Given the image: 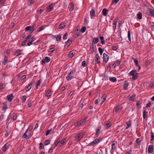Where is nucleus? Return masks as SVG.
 <instances>
[{
  "instance_id": "1",
  "label": "nucleus",
  "mask_w": 154,
  "mask_h": 154,
  "mask_svg": "<svg viewBox=\"0 0 154 154\" xmlns=\"http://www.w3.org/2000/svg\"><path fill=\"white\" fill-rule=\"evenodd\" d=\"M132 76V79H136L137 77V73L135 70H133L130 71L129 73Z\"/></svg>"
},
{
  "instance_id": "2",
  "label": "nucleus",
  "mask_w": 154,
  "mask_h": 154,
  "mask_svg": "<svg viewBox=\"0 0 154 154\" xmlns=\"http://www.w3.org/2000/svg\"><path fill=\"white\" fill-rule=\"evenodd\" d=\"M75 73V72L74 71H72L70 72L69 74L67 75L66 79L67 81H69L74 77V75Z\"/></svg>"
},
{
  "instance_id": "3",
  "label": "nucleus",
  "mask_w": 154,
  "mask_h": 154,
  "mask_svg": "<svg viewBox=\"0 0 154 154\" xmlns=\"http://www.w3.org/2000/svg\"><path fill=\"white\" fill-rule=\"evenodd\" d=\"M31 136V134L30 132L26 131L24 134L23 137L26 139H29Z\"/></svg>"
},
{
  "instance_id": "4",
  "label": "nucleus",
  "mask_w": 154,
  "mask_h": 154,
  "mask_svg": "<svg viewBox=\"0 0 154 154\" xmlns=\"http://www.w3.org/2000/svg\"><path fill=\"white\" fill-rule=\"evenodd\" d=\"M100 58L98 54H97L95 56V59L94 60L93 63L94 64H97L100 62Z\"/></svg>"
},
{
  "instance_id": "5",
  "label": "nucleus",
  "mask_w": 154,
  "mask_h": 154,
  "mask_svg": "<svg viewBox=\"0 0 154 154\" xmlns=\"http://www.w3.org/2000/svg\"><path fill=\"white\" fill-rule=\"evenodd\" d=\"M100 142V140L99 139L97 138L94 140L90 143H89V145L91 146H93L94 145L98 144Z\"/></svg>"
},
{
  "instance_id": "6",
  "label": "nucleus",
  "mask_w": 154,
  "mask_h": 154,
  "mask_svg": "<svg viewBox=\"0 0 154 154\" xmlns=\"http://www.w3.org/2000/svg\"><path fill=\"white\" fill-rule=\"evenodd\" d=\"M54 4H51L48 6L47 8L46 11L49 12L53 10V7Z\"/></svg>"
},
{
  "instance_id": "7",
  "label": "nucleus",
  "mask_w": 154,
  "mask_h": 154,
  "mask_svg": "<svg viewBox=\"0 0 154 154\" xmlns=\"http://www.w3.org/2000/svg\"><path fill=\"white\" fill-rule=\"evenodd\" d=\"M103 61L106 63H107L109 58L108 55L105 53H104L103 54Z\"/></svg>"
},
{
  "instance_id": "8",
  "label": "nucleus",
  "mask_w": 154,
  "mask_h": 154,
  "mask_svg": "<svg viewBox=\"0 0 154 154\" xmlns=\"http://www.w3.org/2000/svg\"><path fill=\"white\" fill-rule=\"evenodd\" d=\"M148 15L154 17V10L152 9H148L147 10Z\"/></svg>"
},
{
  "instance_id": "9",
  "label": "nucleus",
  "mask_w": 154,
  "mask_h": 154,
  "mask_svg": "<svg viewBox=\"0 0 154 154\" xmlns=\"http://www.w3.org/2000/svg\"><path fill=\"white\" fill-rule=\"evenodd\" d=\"M34 83V81H32L29 85L27 87L26 90V91H29L32 88V85Z\"/></svg>"
},
{
  "instance_id": "10",
  "label": "nucleus",
  "mask_w": 154,
  "mask_h": 154,
  "mask_svg": "<svg viewBox=\"0 0 154 154\" xmlns=\"http://www.w3.org/2000/svg\"><path fill=\"white\" fill-rule=\"evenodd\" d=\"M34 29V27H32L30 26H27L26 28V30L27 31H29L31 32H32Z\"/></svg>"
},
{
  "instance_id": "11",
  "label": "nucleus",
  "mask_w": 154,
  "mask_h": 154,
  "mask_svg": "<svg viewBox=\"0 0 154 154\" xmlns=\"http://www.w3.org/2000/svg\"><path fill=\"white\" fill-rule=\"evenodd\" d=\"M122 106H117L115 109V112H118L122 110Z\"/></svg>"
},
{
  "instance_id": "12",
  "label": "nucleus",
  "mask_w": 154,
  "mask_h": 154,
  "mask_svg": "<svg viewBox=\"0 0 154 154\" xmlns=\"http://www.w3.org/2000/svg\"><path fill=\"white\" fill-rule=\"evenodd\" d=\"M51 60L50 58L48 57H46L45 59H43L42 61L43 63H45L46 62H49Z\"/></svg>"
},
{
  "instance_id": "13",
  "label": "nucleus",
  "mask_w": 154,
  "mask_h": 154,
  "mask_svg": "<svg viewBox=\"0 0 154 154\" xmlns=\"http://www.w3.org/2000/svg\"><path fill=\"white\" fill-rule=\"evenodd\" d=\"M148 151L149 152L152 153L153 151V146L151 145L149 146L148 148Z\"/></svg>"
},
{
  "instance_id": "14",
  "label": "nucleus",
  "mask_w": 154,
  "mask_h": 154,
  "mask_svg": "<svg viewBox=\"0 0 154 154\" xmlns=\"http://www.w3.org/2000/svg\"><path fill=\"white\" fill-rule=\"evenodd\" d=\"M99 42V39L97 38H94L92 41V44H95Z\"/></svg>"
},
{
  "instance_id": "15",
  "label": "nucleus",
  "mask_w": 154,
  "mask_h": 154,
  "mask_svg": "<svg viewBox=\"0 0 154 154\" xmlns=\"http://www.w3.org/2000/svg\"><path fill=\"white\" fill-rule=\"evenodd\" d=\"M137 18L139 20H141L142 18V14L140 11L138 12L137 14Z\"/></svg>"
},
{
  "instance_id": "16",
  "label": "nucleus",
  "mask_w": 154,
  "mask_h": 154,
  "mask_svg": "<svg viewBox=\"0 0 154 154\" xmlns=\"http://www.w3.org/2000/svg\"><path fill=\"white\" fill-rule=\"evenodd\" d=\"M106 96L105 95H103L100 99L101 101L100 104L101 105L104 101L106 99Z\"/></svg>"
},
{
  "instance_id": "17",
  "label": "nucleus",
  "mask_w": 154,
  "mask_h": 154,
  "mask_svg": "<svg viewBox=\"0 0 154 154\" xmlns=\"http://www.w3.org/2000/svg\"><path fill=\"white\" fill-rule=\"evenodd\" d=\"M101 129V127L100 126H98L96 129V132L95 133V135L97 136L100 133V130Z\"/></svg>"
},
{
  "instance_id": "18",
  "label": "nucleus",
  "mask_w": 154,
  "mask_h": 154,
  "mask_svg": "<svg viewBox=\"0 0 154 154\" xmlns=\"http://www.w3.org/2000/svg\"><path fill=\"white\" fill-rule=\"evenodd\" d=\"M108 10L106 8H103L102 11V14L104 16H106L107 14Z\"/></svg>"
},
{
  "instance_id": "19",
  "label": "nucleus",
  "mask_w": 154,
  "mask_h": 154,
  "mask_svg": "<svg viewBox=\"0 0 154 154\" xmlns=\"http://www.w3.org/2000/svg\"><path fill=\"white\" fill-rule=\"evenodd\" d=\"M13 97V95L12 94L8 95L7 97V99L10 101H11Z\"/></svg>"
},
{
  "instance_id": "20",
  "label": "nucleus",
  "mask_w": 154,
  "mask_h": 154,
  "mask_svg": "<svg viewBox=\"0 0 154 154\" xmlns=\"http://www.w3.org/2000/svg\"><path fill=\"white\" fill-rule=\"evenodd\" d=\"M90 15L91 18H92V17L94 16L95 14L94 9H92L91 11L90 12Z\"/></svg>"
},
{
  "instance_id": "21",
  "label": "nucleus",
  "mask_w": 154,
  "mask_h": 154,
  "mask_svg": "<svg viewBox=\"0 0 154 154\" xmlns=\"http://www.w3.org/2000/svg\"><path fill=\"white\" fill-rule=\"evenodd\" d=\"M66 26V24L63 22L59 26V28L60 29H63Z\"/></svg>"
},
{
  "instance_id": "22",
  "label": "nucleus",
  "mask_w": 154,
  "mask_h": 154,
  "mask_svg": "<svg viewBox=\"0 0 154 154\" xmlns=\"http://www.w3.org/2000/svg\"><path fill=\"white\" fill-rule=\"evenodd\" d=\"M8 146V145L7 143L5 144L2 148V151L4 152H5Z\"/></svg>"
},
{
  "instance_id": "23",
  "label": "nucleus",
  "mask_w": 154,
  "mask_h": 154,
  "mask_svg": "<svg viewBox=\"0 0 154 154\" xmlns=\"http://www.w3.org/2000/svg\"><path fill=\"white\" fill-rule=\"evenodd\" d=\"M100 38L101 40V42L103 45L105 44V41L104 40V38L103 36H100Z\"/></svg>"
},
{
  "instance_id": "24",
  "label": "nucleus",
  "mask_w": 154,
  "mask_h": 154,
  "mask_svg": "<svg viewBox=\"0 0 154 154\" xmlns=\"http://www.w3.org/2000/svg\"><path fill=\"white\" fill-rule=\"evenodd\" d=\"M148 112L146 110H144L143 112V117L144 119H145L147 118V114Z\"/></svg>"
},
{
  "instance_id": "25",
  "label": "nucleus",
  "mask_w": 154,
  "mask_h": 154,
  "mask_svg": "<svg viewBox=\"0 0 154 154\" xmlns=\"http://www.w3.org/2000/svg\"><path fill=\"white\" fill-rule=\"evenodd\" d=\"M72 43V41L70 39H68L67 41L66 42L65 46L68 47Z\"/></svg>"
},
{
  "instance_id": "26",
  "label": "nucleus",
  "mask_w": 154,
  "mask_h": 154,
  "mask_svg": "<svg viewBox=\"0 0 154 154\" xmlns=\"http://www.w3.org/2000/svg\"><path fill=\"white\" fill-rule=\"evenodd\" d=\"M126 124L127 127L125 128V129H127L131 126V122L130 121H128L126 123Z\"/></svg>"
},
{
  "instance_id": "27",
  "label": "nucleus",
  "mask_w": 154,
  "mask_h": 154,
  "mask_svg": "<svg viewBox=\"0 0 154 154\" xmlns=\"http://www.w3.org/2000/svg\"><path fill=\"white\" fill-rule=\"evenodd\" d=\"M84 133H81L79 134H78V140H80L83 137Z\"/></svg>"
},
{
  "instance_id": "28",
  "label": "nucleus",
  "mask_w": 154,
  "mask_h": 154,
  "mask_svg": "<svg viewBox=\"0 0 154 154\" xmlns=\"http://www.w3.org/2000/svg\"><path fill=\"white\" fill-rule=\"evenodd\" d=\"M109 80L112 82H115L117 81L116 79L114 77H110L109 78Z\"/></svg>"
},
{
  "instance_id": "29",
  "label": "nucleus",
  "mask_w": 154,
  "mask_h": 154,
  "mask_svg": "<svg viewBox=\"0 0 154 154\" xmlns=\"http://www.w3.org/2000/svg\"><path fill=\"white\" fill-rule=\"evenodd\" d=\"M21 54V51L20 50H18L15 53V55L18 56L20 55Z\"/></svg>"
},
{
  "instance_id": "30",
  "label": "nucleus",
  "mask_w": 154,
  "mask_h": 154,
  "mask_svg": "<svg viewBox=\"0 0 154 154\" xmlns=\"http://www.w3.org/2000/svg\"><path fill=\"white\" fill-rule=\"evenodd\" d=\"M86 28L85 26L82 27L80 30V32L82 33H83L85 31Z\"/></svg>"
},
{
  "instance_id": "31",
  "label": "nucleus",
  "mask_w": 154,
  "mask_h": 154,
  "mask_svg": "<svg viewBox=\"0 0 154 154\" xmlns=\"http://www.w3.org/2000/svg\"><path fill=\"white\" fill-rule=\"evenodd\" d=\"M51 91L49 90H48L47 91L46 93V96L49 97L51 96Z\"/></svg>"
},
{
  "instance_id": "32",
  "label": "nucleus",
  "mask_w": 154,
  "mask_h": 154,
  "mask_svg": "<svg viewBox=\"0 0 154 154\" xmlns=\"http://www.w3.org/2000/svg\"><path fill=\"white\" fill-rule=\"evenodd\" d=\"M8 62V57H5L3 60V63L4 65H5Z\"/></svg>"
},
{
  "instance_id": "33",
  "label": "nucleus",
  "mask_w": 154,
  "mask_h": 154,
  "mask_svg": "<svg viewBox=\"0 0 154 154\" xmlns=\"http://www.w3.org/2000/svg\"><path fill=\"white\" fill-rule=\"evenodd\" d=\"M135 95L133 94L130 97L129 99L130 101H133L135 99Z\"/></svg>"
},
{
  "instance_id": "34",
  "label": "nucleus",
  "mask_w": 154,
  "mask_h": 154,
  "mask_svg": "<svg viewBox=\"0 0 154 154\" xmlns=\"http://www.w3.org/2000/svg\"><path fill=\"white\" fill-rule=\"evenodd\" d=\"M74 51H70L68 54V56H69V57H72L74 54Z\"/></svg>"
},
{
  "instance_id": "35",
  "label": "nucleus",
  "mask_w": 154,
  "mask_h": 154,
  "mask_svg": "<svg viewBox=\"0 0 154 154\" xmlns=\"http://www.w3.org/2000/svg\"><path fill=\"white\" fill-rule=\"evenodd\" d=\"M128 86V83L126 82H125L123 86V88L125 90H126L127 89V88Z\"/></svg>"
},
{
  "instance_id": "36",
  "label": "nucleus",
  "mask_w": 154,
  "mask_h": 154,
  "mask_svg": "<svg viewBox=\"0 0 154 154\" xmlns=\"http://www.w3.org/2000/svg\"><path fill=\"white\" fill-rule=\"evenodd\" d=\"M98 51L100 55L101 56L103 53V51L102 48L100 47H99L98 48Z\"/></svg>"
},
{
  "instance_id": "37",
  "label": "nucleus",
  "mask_w": 154,
  "mask_h": 154,
  "mask_svg": "<svg viewBox=\"0 0 154 154\" xmlns=\"http://www.w3.org/2000/svg\"><path fill=\"white\" fill-rule=\"evenodd\" d=\"M33 128V126L31 125L28 128V129L26 131L30 132V131H31Z\"/></svg>"
},
{
  "instance_id": "38",
  "label": "nucleus",
  "mask_w": 154,
  "mask_h": 154,
  "mask_svg": "<svg viewBox=\"0 0 154 154\" xmlns=\"http://www.w3.org/2000/svg\"><path fill=\"white\" fill-rule=\"evenodd\" d=\"M116 21H114L113 23L112 26L113 27V29L114 30H115L116 29Z\"/></svg>"
},
{
  "instance_id": "39",
  "label": "nucleus",
  "mask_w": 154,
  "mask_h": 154,
  "mask_svg": "<svg viewBox=\"0 0 154 154\" xmlns=\"http://www.w3.org/2000/svg\"><path fill=\"white\" fill-rule=\"evenodd\" d=\"M128 40L129 41H131V34L130 31H128Z\"/></svg>"
},
{
  "instance_id": "40",
  "label": "nucleus",
  "mask_w": 154,
  "mask_h": 154,
  "mask_svg": "<svg viewBox=\"0 0 154 154\" xmlns=\"http://www.w3.org/2000/svg\"><path fill=\"white\" fill-rule=\"evenodd\" d=\"M79 83L78 84V85H79V86L81 87L82 84V81L81 79H80L79 80Z\"/></svg>"
},
{
  "instance_id": "41",
  "label": "nucleus",
  "mask_w": 154,
  "mask_h": 154,
  "mask_svg": "<svg viewBox=\"0 0 154 154\" xmlns=\"http://www.w3.org/2000/svg\"><path fill=\"white\" fill-rule=\"evenodd\" d=\"M26 96L25 95L23 96L22 98V101L23 103H24L26 100Z\"/></svg>"
},
{
  "instance_id": "42",
  "label": "nucleus",
  "mask_w": 154,
  "mask_h": 154,
  "mask_svg": "<svg viewBox=\"0 0 154 154\" xmlns=\"http://www.w3.org/2000/svg\"><path fill=\"white\" fill-rule=\"evenodd\" d=\"M115 142L114 141H113L112 142V149H113L115 148L116 144Z\"/></svg>"
},
{
  "instance_id": "43",
  "label": "nucleus",
  "mask_w": 154,
  "mask_h": 154,
  "mask_svg": "<svg viewBox=\"0 0 154 154\" xmlns=\"http://www.w3.org/2000/svg\"><path fill=\"white\" fill-rule=\"evenodd\" d=\"M111 125V124L110 123H107L106 124L105 126L106 128H109Z\"/></svg>"
},
{
  "instance_id": "44",
  "label": "nucleus",
  "mask_w": 154,
  "mask_h": 154,
  "mask_svg": "<svg viewBox=\"0 0 154 154\" xmlns=\"http://www.w3.org/2000/svg\"><path fill=\"white\" fill-rule=\"evenodd\" d=\"M66 142V140L65 139H62L61 141L60 142V143H61L62 145H63Z\"/></svg>"
},
{
  "instance_id": "45",
  "label": "nucleus",
  "mask_w": 154,
  "mask_h": 154,
  "mask_svg": "<svg viewBox=\"0 0 154 154\" xmlns=\"http://www.w3.org/2000/svg\"><path fill=\"white\" fill-rule=\"evenodd\" d=\"M84 121V120L83 121L82 120H81L79 122H78V126L81 125L83 123V122Z\"/></svg>"
},
{
  "instance_id": "46",
  "label": "nucleus",
  "mask_w": 154,
  "mask_h": 154,
  "mask_svg": "<svg viewBox=\"0 0 154 154\" xmlns=\"http://www.w3.org/2000/svg\"><path fill=\"white\" fill-rule=\"evenodd\" d=\"M61 36L60 35H58L56 37V40L57 41H59L61 38Z\"/></svg>"
},
{
  "instance_id": "47",
  "label": "nucleus",
  "mask_w": 154,
  "mask_h": 154,
  "mask_svg": "<svg viewBox=\"0 0 154 154\" xmlns=\"http://www.w3.org/2000/svg\"><path fill=\"white\" fill-rule=\"evenodd\" d=\"M44 146L43 144L42 143H40L39 144V149H43Z\"/></svg>"
},
{
  "instance_id": "48",
  "label": "nucleus",
  "mask_w": 154,
  "mask_h": 154,
  "mask_svg": "<svg viewBox=\"0 0 154 154\" xmlns=\"http://www.w3.org/2000/svg\"><path fill=\"white\" fill-rule=\"evenodd\" d=\"M44 10L41 8L39 9L38 11V13L39 14H41L43 11Z\"/></svg>"
},
{
  "instance_id": "49",
  "label": "nucleus",
  "mask_w": 154,
  "mask_h": 154,
  "mask_svg": "<svg viewBox=\"0 0 154 154\" xmlns=\"http://www.w3.org/2000/svg\"><path fill=\"white\" fill-rule=\"evenodd\" d=\"M35 38L34 36H33L31 37L29 40L32 42L35 40Z\"/></svg>"
},
{
  "instance_id": "50",
  "label": "nucleus",
  "mask_w": 154,
  "mask_h": 154,
  "mask_svg": "<svg viewBox=\"0 0 154 154\" xmlns=\"http://www.w3.org/2000/svg\"><path fill=\"white\" fill-rule=\"evenodd\" d=\"M7 108V104L6 103H4L3 104V108L4 109H6Z\"/></svg>"
},
{
  "instance_id": "51",
  "label": "nucleus",
  "mask_w": 154,
  "mask_h": 154,
  "mask_svg": "<svg viewBox=\"0 0 154 154\" xmlns=\"http://www.w3.org/2000/svg\"><path fill=\"white\" fill-rule=\"evenodd\" d=\"M50 140H47L44 142V144L45 145H47L50 143Z\"/></svg>"
},
{
  "instance_id": "52",
  "label": "nucleus",
  "mask_w": 154,
  "mask_h": 154,
  "mask_svg": "<svg viewBox=\"0 0 154 154\" xmlns=\"http://www.w3.org/2000/svg\"><path fill=\"white\" fill-rule=\"evenodd\" d=\"M40 80H38L37 82L36 85V88H37L40 85Z\"/></svg>"
},
{
  "instance_id": "53",
  "label": "nucleus",
  "mask_w": 154,
  "mask_h": 154,
  "mask_svg": "<svg viewBox=\"0 0 154 154\" xmlns=\"http://www.w3.org/2000/svg\"><path fill=\"white\" fill-rule=\"evenodd\" d=\"M59 142H60V140L58 139L56 141V142L55 143L54 147H56L57 146V144H58V143H59Z\"/></svg>"
},
{
  "instance_id": "54",
  "label": "nucleus",
  "mask_w": 154,
  "mask_h": 154,
  "mask_svg": "<svg viewBox=\"0 0 154 154\" xmlns=\"http://www.w3.org/2000/svg\"><path fill=\"white\" fill-rule=\"evenodd\" d=\"M44 28V26H41L40 28H38V32H40Z\"/></svg>"
},
{
  "instance_id": "55",
  "label": "nucleus",
  "mask_w": 154,
  "mask_h": 154,
  "mask_svg": "<svg viewBox=\"0 0 154 154\" xmlns=\"http://www.w3.org/2000/svg\"><path fill=\"white\" fill-rule=\"evenodd\" d=\"M154 137V136L153 135V134L152 132L151 133V141H152L153 140Z\"/></svg>"
},
{
  "instance_id": "56",
  "label": "nucleus",
  "mask_w": 154,
  "mask_h": 154,
  "mask_svg": "<svg viewBox=\"0 0 154 154\" xmlns=\"http://www.w3.org/2000/svg\"><path fill=\"white\" fill-rule=\"evenodd\" d=\"M86 65V61H83L82 63V65L83 66H85Z\"/></svg>"
},
{
  "instance_id": "57",
  "label": "nucleus",
  "mask_w": 154,
  "mask_h": 154,
  "mask_svg": "<svg viewBox=\"0 0 154 154\" xmlns=\"http://www.w3.org/2000/svg\"><path fill=\"white\" fill-rule=\"evenodd\" d=\"M67 33H66L63 37V39L64 40H66L67 38Z\"/></svg>"
},
{
  "instance_id": "58",
  "label": "nucleus",
  "mask_w": 154,
  "mask_h": 154,
  "mask_svg": "<svg viewBox=\"0 0 154 154\" xmlns=\"http://www.w3.org/2000/svg\"><path fill=\"white\" fill-rule=\"evenodd\" d=\"M122 21H119V24H118V27L119 28H120V27H121V26L122 25Z\"/></svg>"
},
{
  "instance_id": "59",
  "label": "nucleus",
  "mask_w": 154,
  "mask_h": 154,
  "mask_svg": "<svg viewBox=\"0 0 154 154\" xmlns=\"http://www.w3.org/2000/svg\"><path fill=\"white\" fill-rule=\"evenodd\" d=\"M121 62L120 61H116L115 63L116 64V66H118L119 65V64L121 63Z\"/></svg>"
},
{
  "instance_id": "60",
  "label": "nucleus",
  "mask_w": 154,
  "mask_h": 154,
  "mask_svg": "<svg viewBox=\"0 0 154 154\" xmlns=\"http://www.w3.org/2000/svg\"><path fill=\"white\" fill-rule=\"evenodd\" d=\"M119 0H113L112 4H113L114 3L116 4Z\"/></svg>"
},
{
  "instance_id": "61",
  "label": "nucleus",
  "mask_w": 154,
  "mask_h": 154,
  "mask_svg": "<svg viewBox=\"0 0 154 154\" xmlns=\"http://www.w3.org/2000/svg\"><path fill=\"white\" fill-rule=\"evenodd\" d=\"M51 129L50 130H48L47 131L46 135V136L48 135L51 132Z\"/></svg>"
},
{
  "instance_id": "62",
  "label": "nucleus",
  "mask_w": 154,
  "mask_h": 154,
  "mask_svg": "<svg viewBox=\"0 0 154 154\" xmlns=\"http://www.w3.org/2000/svg\"><path fill=\"white\" fill-rule=\"evenodd\" d=\"M5 85L1 84L0 85V88L2 89V88H4L5 87Z\"/></svg>"
},
{
  "instance_id": "63",
  "label": "nucleus",
  "mask_w": 154,
  "mask_h": 154,
  "mask_svg": "<svg viewBox=\"0 0 154 154\" xmlns=\"http://www.w3.org/2000/svg\"><path fill=\"white\" fill-rule=\"evenodd\" d=\"M132 59L134 60V62L135 63H138V60H137L135 59L134 57L132 58Z\"/></svg>"
},
{
  "instance_id": "64",
  "label": "nucleus",
  "mask_w": 154,
  "mask_h": 154,
  "mask_svg": "<svg viewBox=\"0 0 154 154\" xmlns=\"http://www.w3.org/2000/svg\"><path fill=\"white\" fill-rule=\"evenodd\" d=\"M136 142L138 144L140 142V139L137 138L136 140Z\"/></svg>"
}]
</instances>
